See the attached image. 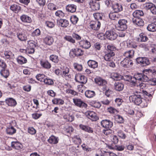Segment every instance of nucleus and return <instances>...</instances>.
I'll list each match as a JSON object with an SVG mask.
<instances>
[{"label": "nucleus", "instance_id": "1", "mask_svg": "<svg viewBox=\"0 0 156 156\" xmlns=\"http://www.w3.org/2000/svg\"><path fill=\"white\" fill-rule=\"evenodd\" d=\"M129 94L132 95L130 96L129 99L130 101H132L135 104L139 105L141 104L143 107H147V102L141 97L142 94L136 90H132L130 89L128 92Z\"/></svg>", "mask_w": 156, "mask_h": 156}, {"label": "nucleus", "instance_id": "2", "mask_svg": "<svg viewBox=\"0 0 156 156\" xmlns=\"http://www.w3.org/2000/svg\"><path fill=\"white\" fill-rule=\"evenodd\" d=\"M127 20L126 19H121L118 21V30L121 31L125 30L127 27L126 23Z\"/></svg>", "mask_w": 156, "mask_h": 156}, {"label": "nucleus", "instance_id": "3", "mask_svg": "<svg viewBox=\"0 0 156 156\" xmlns=\"http://www.w3.org/2000/svg\"><path fill=\"white\" fill-rule=\"evenodd\" d=\"M105 35L107 39L111 41L115 40L118 36V34L113 30L107 31Z\"/></svg>", "mask_w": 156, "mask_h": 156}, {"label": "nucleus", "instance_id": "4", "mask_svg": "<svg viewBox=\"0 0 156 156\" xmlns=\"http://www.w3.org/2000/svg\"><path fill=\"white\" fill-rule=\"evenodd\" d=\"M83 51L80 48H73L70 51L69 55L70 56L74 57L81 56L83 54Z\"/></svg>", "mask_w": 156, "mask_h": 156}, {"label": "nucleus", "instance_id": "5", "mask_svg": "<svg viewBox=\"0 0 156 156\" xmlns=\"http://www.w3.org/2000/svg\"><path fill=\"white\" fill-rule=\"evenodd\" d=\"M73 101L75 105L79 107L86 108L87 106V104L80 99L78 98H73Z\"/></svg>", "mask_w": 156, "mask_h": 156}, {"label": "nucleus", "instance_id": "6", "mask_svg": "<svg viewBox=\"0 0 156 156\" xmlns=\"http://www.w3.org/2000/svg\"><path fill=\"white\" fill-rule=\"evenodd\" d=\"M75 80L81 83L85 84L87 81V77L80 74H76L75 76Z\"/></svg>", "mask_w": 156, "mask_h": 156}, {"label": "nucleus", "instance_id": "7", "mask_svg": "<svg viewBox=\"0 0 156 156\" xmlns=\"http://www.w3.org/2000/svg\"><path fill=\"white\" fill-rule=\"evenodd\" d=\"M62 76L66 80H69L71 78V74L69 71V68L67 67H64V69H62Z\"/></svg>", "mask_w": 156, "mask_h": 156}, {"label": "nucleus", "instance_id": "8", "mask_svg": "<svg viewBox=\"0 0 156 156\" xmlns=\"http://www.w3.org/2000/svg\"><path fill=\"white\" fill-rule=\"evenodd\" d=\"M149 89H151V90L149 91V89H147V90H143V94L144 96L146 98H148V102L150 101V99L151 100L152 98V95L153 94L154 91V88H149Z\"/></svg>", "mask_w": 156, "mask_h": 156}, {"label": "nucleus", "instance_id": "9", "mask_svg": "<svg viewBox=\"0 0 156 156\" xmlns=\"http://www.w3.org/2000/svg\"><path fill=\"white\" fill-rule=\"evenodd\" d=\"M101 125L106 129L111 128L113 126V122L109 120L105 119L102 120L101 122Z\"/></svg>", "mask_w": 156, "mask_h": 156}, {"label": "nucleus", "instance_id": "10", "mask_svg": "<svg viewBox=\"0 0 156 156\" xmlns=\"http://www.w3.org/2000/svg\"><path fill=\"white\" fill-rule=\"evenodd\" d=\"M135 78L137 80L146 82L148 80V77L143 73H137L135 75Z\"/></svg>", "mask_w": 156, "mask_h": 156}, {"label": "nucleus", "instance_id": "11", "mask_svg": "<svg viewBox=\"0 0 156 156\" xmlns=\"http://www.w3.org/2000/svg\"><path fill=\"white\" fill-rule=\"evenodd\" d=\"M90 8L92 10H98L100 8V5L98 2H96L94 0H90L89 2Z\"/></svg>", "mask_w": 156, "mask_h": 156}, {"label": "nucleus", "instance_id": "12", "mask_svg": "<svg viewBox=\"0 0 156 156\" xmlns=\"http://www.w3.org/2000/svg\"><path fill=\"white\" fill-rule=\"evenodd\" d=\"M90 28L94 30H98L101 26V23L99 21H96L94 22H91L90 23Z\"/></svg>", "mask_w": 156, "mask_h": 156}, {"label": "nucleus", "instance_id": "13", "mask_svg": "<svg viewBox=\"0 0 156 156\" xmlns=\"http://www.w3.org/2000/svg\"><path fill=\"white\" fill-rule=\"evenodd\" d=\"M86 115L87 117L92 121H96L98 119L96 114L93 111H87L86 112Z\"/></svg>", "mask_w": 156, "mask_h": 156}, {"label": "nucleus", "instance_id": "14", "mask_svg": "<svg viewBox=\"0 0 156 156\" xmlns=\"http://www.w3.org/2000/svg\"><path fill=\"white\" fill-rule=\"evenodd\" d=\"M95 82L98 85L101 86H105L107 84V82L106 80L100 77H97L95 78Z\"/></svg>", "mask_w": 156, "mask_h": 156}, {"label": "nucleus", "instance_id": "15", "mask_svg": "<svg viewBox=\"0 0 156 156\" xmlns=\"http://www.w3.org/2000/svg\"><path fill=\"white\" fill-rule=\"evenodd\" d=\"M80 47L85 49H88L91 46L90 43L87 40H82L79 42Z\"/></svg>", "mask_w": 156, "mask_h": 156}, {"label": "nucleus", "instance_id": "16", "mask_svg": "<svg viewBox=\"0 0 156 156\" xmlns=\"http://www.w3.org/2000/svg\"><path fill=\"white\" fill-rule=\"evenodd\" d=\"M143 72L152 77L156 76V69H145L144 70Z\"/></svg>", "mask_w": 156, "mask_h": 156}, {"label": "nucleus", "instance_id": "17", "mask_svg": "<svg viewBox=\"0 0 156 156\" xmlns=\"http://www.w3.org/2000/svg\"><path fill=\"white\" fill-rule=\"evenodd\" d=\"M33 42V41H31L29 44V46H28V48L27 49V53L32 54L34 52V48L36 46Z\"/></svg>", "mask_w": 156, "mask_h": 156}, {"label": "nucleus", "instance_id": "18", "mask_svg": "<svg viewBox=\"0 0 156 156\" xmlns=\"http://www.w3.org/2000/svg\"><path fill=\"white\" fill-rule=\"evenodd\" d=\"M132 21L133 23L139 26H143L144 25L143 20L140 18H133Z\"/></svg>", "mask_w": 156, "mask_h": 156}, {"label": "nucleus", "instance_id": "19", "mask_svg": "<svg viewBox=\"0 0 156 156\" xmlns=\"http://www.w3.org/2000/svg\"><path fill=\"white\" fill-rule=\"evenodd\" d=\"M112 8L114 11L117 12H121L123 10L122 5L118 3H115Z\"/></svg>", "mask_w": 156, "mask_h": 156}, {"label": "nucleus", "instance_id": "20", "mask_svg": "<svg viewBox=\"0 0 156 156\" xmlns=\"http://www.w3.org/2000/svg\"><path fill=\"white\" fill-rule=\"evenodd\" d=\"M115 55L113 51H111L106 54L104 56V58L107 61H109L111 60H114V56Z\"/></svg>", "mask_w": 156, "mask_h": 156}, {"label": "nucleus", "instance_id": "21", "mask_svg": "<svg viewBox=\"0 0 156 156\" xmlns=\"http://www.w3.org/2000/svg\"><path fill=\"white\" fill-rule=\"evenodd\" d=\"M120 15L117 12L115 11L111 12L109 14V16L110 19L113 20H117L119 19Z\"/></svg>", "mask_w": 156, "mask_h": 156}, {"label": "nucleus", "instance_id": "22", "mask_svg": "<svg viewBox=\"0 0 156 156\" xmlns=\"http://www.w3.org/2000/svg\"><path fill=\"white\" fill-rule=\"evenodd\" d=\"M5 101L6 104L9 106H14L16 104V101L12 98H7Z\"/></svg>", "mask_w": 156, "mask_h": 156}, {"label": "nucleus", "instance_id": "23", "mask_svg": "<svg viewBox=\"0 0 156 156\" xmlns=\"http://www.w3.org/2000/svg\"><path fill=\"white\" fill-rule=\"evenodd\" d=\"M63 117L66 122H72L74 119V116L72 115H70L68 113L63 114Z\"/></svg>", "mask_w": 156, "mask_h": 156}, {"label": "nucleus", "instance_id": "24", "mask_svg": "<svg viewBox=\"0 0 156 156\" xmlns=\"http://www.w3.org/2000/svg\"><path fill=\"white\" fill-rule=\"evenodd\" d=\"M76 6L73 4H70L67 5L66 7V10L68 12L73 13L76 11Z\"/></svg>", "mask_w": 156, "mask_h": 156}, {"label": "nucleus", "instance_id": "25", "mask_svg": "<svg viewBox=\"0 0 156 156\" xmlns=\"http://www.w3.org/2000/svg\"><path fill=\"white\" fill-rule=\"evenodd\" d=\"M59 139L58 137L53 135L51 136L48 140L49 143L52 144H56L58 142Z\"/></svg>", "mask_w": 156, "mask_h": 156}, {"label": "nucleus", "instance_id": "26", "mask_svg": "<svg viewBox=\"0 0 156 156\" xmlns=\"http://www.w3.org/2000/svg\"><path fill=\"white\" fill-rule=\"evenodd\" d=\"M58 23L59 26L62 27H66L69 24V21L65 19H60L58 22Z\"/></svg>", "mask_w": 156, "mask_h": 156}, {"label": "nucleus", "instance_id": "27", "mask_svg": "<svg viewBox=\"0 0 156 156\" xmlns=\"http://www.w3.org/2000/svg\"><path fill=\"white\" fill-rule=\"evenodd\" d=\"M144 7L146 9H150L151 11H154L156 9L155 5L151 3H147L144 5Z\"/></svg>", "mask_w": 156, "mask_h": 156}, {"label": "nucleus", "instance_id": "28", "mask_svg": "<svg viewBox=\"0 0 156 156\" xmlns=\"http://www.w3.org/2000/svg\"><path fill=\"white\" fill-rule=\"evenodd\" d=\"M134 51L133 50H131L127 51L123 54V55L125 57V58H132L134 56Z\"/></svg>", "mask_w": 156, "mask_h": 156}, {"label": "nucleus", "instance_id": "29", "mask_svg": "<svg viewBox=\"0 0 156 156\" xmlns=\"http://www.w3.org/2000/svg\"><path fill=\"white\" fill-rule=\"evenodd\" d=\"M44 41L46 44L49 45H51L54 42L53 37L49 36H46L44 39Z\"/></svg>", "mask_w": 156, "mask_h": 156}, {"label": "nucleus", "instance_id": "30", "mask_svg": "<svg viewBox=\"0 0 156 156\" xmlns=\"http://www.w3.org/2000/svg\"><path fill=\"white\" fill-rule=\"evenodd\" d=\"M114 88L115 89L118 91L122 90L124 88V85L123 83L120 82H116L114 84Z\"/></svg>", "mask_w": 156, "mask_h": 156}, {"label": "nucleus", "instance_id": "31", "mask_svg": "<svg viewBox=\"0 0 156 156\" xmlns=\"http://www.w3.org/2000/svg\"><path fill=\"white\" fill-rule=\"evenodd\" d=\"M22 21L24 23H30L32 21V19L30 17L28 16L23 15L22 16L20 17Z\"/></svg>", "mask_w": 156, "mask_h": 156}, {"label": "nucleus", "instance_id": "32", "mask_svg": "<svg viewBox=\"0 0 156 156\" xmlns=\"http://www.w3.org/2000/svg\"><path fill=\"white\" fill-rule=\"evenodd\" d=\"M87 64L89 67L93 69L96 68L98 66V62L94 60H89L87 62Z\"/></svg>", "mask_w": 156, "mask_h": 156}, {"label": "nucleus", "instance_id": "33", "mask_svg": "<svg viewBox=\"0 0 156 156\" xmlns=\"http://www.w3.org/2000/svg\"><path fill=\"white\" fill-rule=\"evenodd\" d=\"M7 133L9 135H12L16 132V129L12 126L7 127L6 130Z\"/></svg>", "mask_w": 156, "mask_h": 156}, {"label": "nucleus", "instance_id": "34", "mask_svg": "<svg viewBox=\"0 0 156 156\" xmlns=\"http://www.w3.org/2000/svg\"><path fill=\"white\" fill-rule=\"evenodd\" d=\"M40 63L41 66L45 69H49L51 67V64L47 61H41Z\"/></svg>", "mask_w": 156, "mask_h": 156}, {"label": "nucleus", "instance_id": "35", "mask_svg": "<svg viewBox=\"0 0 156 156\" xmlns=\"http://www.w3.org/2000/svg\"><path fill=\"white\" fill-rule=\"evenodd\" d=\"M134 18H139L140 16H141L144 15V12L142 10H136L133 13Z\"/></svg>", "mask_w": 156, "mask_h": 156}, {"label": "nucleus", "instance_id": "36", "mask_svg": "<svg viewBox=\"0 0 156 156\" xmlns=\"http://www.w3.org/2000/svg\"><path fill=\"white\" fill-rule=\"evenodd\" d=\"M85 96L88 98H90L93 97L95 95L94 91L87 90L85 92Z\"/></svg>", "mask_w": 156, "mask_h": 156}, {"label": "nucleus", "instance_id": "37", "mask_svg": "<svg viewBox=\"0 0 156 156\" xmlns=\"http://www.w3.org/2000/svg\"><path fill=\"white\" fill-rule=\"evenodd\" d=\"M147 30L150 31L154 32L156 31V24L152 23L149 24L147 27Z\"/></svg>", "mask_w": 156, "mask_h": 156}, {"label": "nucleus", "instance_id": "38", "mask_svg": "<svg viewBox=\"0 0 156 156\" xmlns=\"http://www.w3.org/2000/svg\"><path fill=\"white\" fill-rule=\"evenodd\" d=\"M12 53L10 51H6L4 52V55L2 57L5 59H9L12 56Z\"/></svg>", "mask_w": 156, "mask_h": 156}, {"label": "nucleus", "instance_id": "39", "mask_svg": "<svg viewBox=\"0 0 156 156\" xmlns=\"http://www.w3.org/2000/svg\"><path fill=\"white\" fill-rule=\"evenodd\" d=\"M138 41L141 42H145L147 41L148 38L145 34L141 33L140 34Z\"/></svg>", "mask_w": 156, "mask_h": 156}, {"label": "nucleus", "instance_id": "40", "mask_svg": "<svg viewBox=\"0 0 156 156\" xmlns=\"http://www.w3.org/2000/svg\"><path fill=\"white\" fill-rule=\"evenodd\" d=\"M129 59L125 58L121 62V65L122 66L126 68H129Z\"/></svg>", "mask_w": 156, "mask_h": 156}, {"label": "nucleus", "instance_id": "41", "mask_svg": "<svg viewBox=\"0 0 156 156\" xmlns=\"http://www.w3.org/2000/svg\"><path fill=\"white\" fill-rule=\"evenodd\" d=\"M46 76L44 74H38L36 75V77L38 81L41 82H44Z\"/></svg>", "mask_w": 156, "mask_h": 156}, {"label": "nucleus", "instance_id": "42", "mask_svg": "<svg viewBox=\"0 0 156 156\" xmlns=\"http://www.w3.org/2000/svg\"><path fill=\"white\" fill-rule=\"evenodd\" d=\"M1 75L5 78H7L9 75V70L5 69H3L0 72Z\"/></svg>", "mask_w": 156, "mask_h": 156}, {"label": "nucleus", "instance_id": "43", "mask_svg": "<svg viewBox=\"0 0 156 156\" xmlns=\"http://www.w3.org/2000/svg\"><path fill=\"white\" fill-rule=\"evenodd\" d=\"M52 102L54 104L58 105H63L64 102L62 99L58 98H55L52 100Z\"/></svg>", "mask_w": 156, "mask_h": 156}, {"label": "nucleus", "instance_id": "44", "mask_svg": "<svg viewBox=\"0 0 156 156\" xmlns=\"http://www.w3.org/2000/svg\"><path fill=\"white\" fill-rule=\"evenodd\" d=\"M91 105L92 106L97 108H100L101 106V104L100 102L96 101H91Z\"/></svg>", "mask_w": 156, "mask_h": 156}, {"label": "nucleus", "instance_id": "45", "mask_svg": "<svg viewBox=\"0 0 156 156\" xmlns=\"http://www.w3.org/2000/svg\"><path fill=\"white\" fill-rule=\"evenodd\" d=\"M112 77L114 80H119L122 79V76L119 74L114 73L112 74Z\"/></svg>", "mask_w": 156, "mask_h": 156}, {"label": "nucleus", "instance_id": "46", "mask_svg": "<svg viewBox=\"0 0 156 156\" xmlns=\"http://www.w3.org/2000/svg\"><path fill=\"white\" fill-rule=\"evenodd\" d=\"M11 146L15 149L19 150L20 148V143L18 141L12 142Z\"/></svg>", "mask_w": 156, "mask_h": 156}, {"label": "nucleus", "instance_id": "47", "mask_svg": "<svg viewBox=\"0 0 156 156\" xmlns=\"http://www.w3.org/2000/svg\"><path fill=\"white\" fill-rule=\"evenodd\" d=\"M71 22L73 24H76L78 20V18L76 16L73 15L70 18Z\"/></svg>", "mask_w": 156, "mask_h": 156}, {"label": "nucleus", "instance_id": "48", "mask_svg": "<svg viewBox=\"0 0 156 156\" xmlns=\"http://www.w3.org/2000/svg\"><path fill=\"white\" fill-rule=\"evenodd\" d=\"M50 59L52 62L55 63H57L58 61L57 56L52 55L50 56Z\"/></svg>", "mask_w": 156, "mask_h": 156}, {"label": "nucleus", "instance_id": "49", "mask_svg": "<svg viewBox=\"0 0 156 156\" xmlns=\"http://www.w3.org/2000/svg\"><path fill=\"white\" fill-rule=\"evenodd\" d=\"M73 37L70 36H66L64 37V39L70 43L74 44L75 43V41Z\"/></svg>", "mask_w": 156, "mask_h": 156}, {"label": "nucleus", "instance_id": "50", "mask_svg": "<svg viewBox=\"0 0 156 156\" xmlns=\"http://www.w3.org/2000/svg\"><path fill=\"white\" fill-rule=\"evenodd\" d=\"M110 140L114 144H117L119 141V139L118 137L115 135H112L110 136Z\"/></svg>", "mask_w": 156, "mask_h": 156}, {"label": "nucleus", "instance_id": "51", "mask_svg": "<svg viewBox=\"0 0 156 156\" xmlns=\"http://www.w3.org/2000/svg\"><path fill=\"white\" fill-rule=\"evenodd\" d=\"M44 82L46 84L48 85H51L53 84L54 82L51 79L48 78L46 76Z\"/></svg>", "mask_w": 156, "mask_h": 156}, {"label": "nucleus", "instance_id": "52", "mask_svg": "<svg viewBox=\"0 0 156 156\" xmlns=\"http://www.w3.org/2000/svg\"><path fill=\"white\" fill-rule=\"evenodd\" d=\"M26 39V32L25 31H23L21 34H20V41H25Z\"/></svg>", "mask_w": 156, "mask_h": 156}, {"label": "nucleus", "instance_id": "53", "mask_svg": "<svg viewBox=\"0 0 156 156\" xmlns=\"http://www.w3.org/2000/svg\"><path fill=\"white\" fill-rule=\"evenodd\" d=\"M45 25L49 28H52L54 27L55 26L54 23L50 21H46L45 22Z\"/></svg>", "mask_w": 156, "mask_h": 156}, {"label": "nucleus", "instance_id": "54", "mask_svg": "<svg viewBox=\"0 0 156 156\" xmlns=\"http://www.w3.org/2000/svg\"><path fill=\"white\" fill-rule=\"evenodd\" d=\"M150 63V61L147 58L144 57L142 66H146L149 65Z\"/></svg>", "mask_w": 156, "mask_h": 156}, {"label": "nucleus", "instance_id": "55", "mask_svg": "<svg viewBox=\"0 0 156 156\" xmlns=\"http://www.w3.org/2000/svg\"><path fill=\"white\" fill-rule=\"evenodd\" d=\"M74 69L78 71H80L82 69V65L77 63H74L73 65Z\"/></svg>", "mask_w": 156, "mask_h": 156}, {"label": "nucleus", "instance_id": "56", "mask_svg": "<svg viewBox=\"0 0 156 156\" xmlns=\"http://www.w3.org/2000/svg\"><path fill=\"white\" fill-rule=\"evenodd\" d=\"M115 3V2L111 0H106L105 2L106 5H107L108 7H111L112 8Z\"/></svg>", "mask_w": 156, "mask_h": 156}, {"label": "nucleus", "instance_id": "57", "mask_svg": "<svg viewBox=\"0 0 156 156\" xmlns=\"http://www.w3.org/2000/svg\"><path fill=\"white\" fill-rule=\"evenodd\" d=\"M28 133L31 135H34L36 133V130L33 127H30L28 128Z\"/></svg>", "mask_w": 156, "mask_h": 156}, {"label": "nucleus", "instance_id": "58", "mask_svg": "<svg viewBox=\"0 0 156 156\" xmlns=\"http://www.w3.org/2000/svg\"><path fill=\"white\" fill-rule=\"evenodd\" d=\"M94 18L97 20H101L102 19V15L100 13H96L94 14Z\"/></svg>", "mask_w": 156, "mask_h": 156}, {"label": "nucleus", "instance_id": "59", "mask_svg": "<svg viewBox=\"0 0 156 156\" xmlns=\"http://www.w3.org/2000/svg\"><path fill=\"white\" fill-rule=\"evenodd\" d=\"M49 9L51 10H55L57 9L56 6L53 3H49L48 5Z\"/></svg>", "mask_w": 156, "mask_h": 156}, {"label": "nucleus", "instance_id": "60", "mask_svg": "<svg viewBox=\"0 0 156 156\" xmlns=\"http://www.w3.org/2000/svg\"><path fill=\"white\" fill-rule=\"evenodd\" d=\"M137 80V79H136V78H135V75L133 77H132L131 79V80L129 82L132 83V84L134 86H135V87L136 86L138 87L139 85L138 84H136V81Z\"/></svg>", "mask_w": 156, "mask_h": 156}, {"label": "nucleus", "instance_id": "61", "mask_svg": "<svg viewBox=\"0 0 156 156\" xmlns=\"http://www.w3.org/2000/svg\"><path fill=\"white\" fill-rule=\"evenodd\" d=\"M103 133L105 134L107 136L109 135L110 136H111L110 135L112 134V130L109 129H104L103 130Z\"/></svg>", "mask_w": 156, "mask_h": 156}, {"label": "nucleus", "instance_id": "62", "mask_svg": "<svg viewBox=\"0 0 156 156\" xmlns=\"http://www.w3.org/2000/svg\"><path fill=\"white\" fill-rule=\"evenodd\" d=\"M55 15L59 17L62 18L64 16V13L61 10H58L55 13Z\"/></svg>", "mask_w": 156, "mask_h": 156}, {"label": "nucleus", "instance_id": "63", "mask_svg": "<svg viewBox=\"0 0 156 156\" xmlns=\"http://www.w3.org/2000/svg\"><path fill=\"white\" fill-rule=\"evenodd\" d=\"M115 118L119 123H122L124 122V120L122 117L119 115H116Z\"/></svg>", "mask_w": 156, "mask_h": 156}, {"label": "nucleus", "instance_id": "64", "mask_svg": "<svg viewBox=\"0 0 156 156\" xmlns=\"http://www.w3.org/2000/svg\"><path fill=\"white\" fill-rule=\"evenodd\" d=\"M113 60H111L109 61H107L106 64L108 66L114 68L115 67V64L113 61Z\"/></svg>", "mask_w": 156, "mask_h": 156}]
</instances>
